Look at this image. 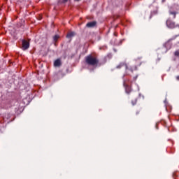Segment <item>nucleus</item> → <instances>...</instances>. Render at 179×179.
<instances>
[{
    "label": "nucleus",
    "mask_w": 179,
    "mask_h": 179,
    "mask_svg": "<svg viewBox=\"0 0 179 179\" xmlns=\"http://www.w3.org/2000/svg\"><path fill=\"white\" fill-rule=\"evenodd\" d=\"M85 62L87 65H90L91 66H94V65H97V64H99V59H97V58L90 55L85 57Z\"/></svg>",
    "instance_id": "nucleus-1"
},
{
    "label": "nucleus",
    "mask_w": 179,
    "mask_h": 179,
    "mask_svg": "<svg viewBox=\"0 0 179 179\" xmlns=\"http://www.w3.org/2000/svg\"><path fill=\"white\" fill-rule=\"evenodd\" d=\"M121 66H124L125 69H129V71H131V72H134V70H136V66H135L134 68L130 67L129 69L128 68V66L127 64H125L124 63H120L117 66V69H120V68H121Z\"/></svg>",
    "instance_id": "nucleus-2"
},
{
    "label": "nucleus",
    "mask_w": 179,
    "mask_h": 179,
    "mask_svg": "<svg viewBox=\"0 0 179 179\" xmlns=\"http://www.w3.org/2000/svg\"><path fill=\"white\" fill-rule=\"evenodd\" d=\"M29 47H30V43L26 40L22 41V50L25 51V50H28Z\"/></svg>",
    "instance_id": "nucleus-3"
},
{
    "label": "nucleus",
    "mask_w": 179,
    "mask_h": 179,
    "mask_svg": "<svg viewBox=\"0 0 179 179\" xmlns=\"http://www.w3.org/2000/svg\"><path fill=\"white\" fill-rule=\"evenodd\" d=\"M166 26L167 27H169V29H174V27H176V24L173 22L171 20H167Z\"/></svg>",
    "instance_id": "nucleus-4"
},
{
    "label": "nucleus",
    "mask_w": 179,
    "mask_h": 179,
    "mask_svg": "<svg viewBox=\"0 0 179 179\" xmlns=\"http://www.w3.org/2000/svg\"><path fill=\"white\" fill-rule=\"evenodd\" d=\"M61 65H62L61 59H57L54 62V66H55V68H59Z\"/></svg>",
    "instance_id": "nucleus-5"
},
{
    "label": "nucleus",
    "mask_w": 179,
    "mask_h": 179,
    "mask_svg": "<svg viewBox=\"0 0 179 179\" xmlns=\"http://www.w3.org/2000/svg\"><path fill=\"white\" fill-rule=\"evenodd\" d=\"M124 87H125V92L127 94H129L131 93V87L127 85L125 81H124Z\"/></svg>",
    "instance_id": "nucleus-6"
},
{
    "label": "nucleus",
    "mask_w": 179,
    "mask_h": 179,
    "mask_svg": "<svg viewBox=\"0 0 179 179\" xmlns=\"http://www.w3.org/2000/svg\"><path fill=\"white\" fill-rule=\"evenodd\" d=\"M96 24H97V22H96V21H93V22H88L86 26L87 27H94L96 26Z\"/></svg>",
    "instance_id": "nucleus-7"
},
{
    "label": "nucleus",
    "mask_w": 179,
    "mask_h": 179,
    "mask_svg": "<svg viewBox=\"0 0 179 179\" xmlns=\"http://www.w3.org/2000/svg\"><path fill=\"white\" fill-rule=\"evenodd\" d=\"M75 36V32H70L66 35L67 38H72Z\"/></svg>",
    "instance_id": "nucleus-8"
},
{
    "label": "nucleus",
    "mask_w": 179,
    "mask_h": 179,
    "mask_svg": "<svg viewBox=\"0 0 179 179\" xmlns=\"http://www.w3.org/2000/svg\"><path fill=\"white\" fill-rule=\"evenodd\" d=\"M178 13L176 11H171V10H169V15H172L173 19H176V14Z\"/></svg>",
    "instance_id": "nucleus-9"
},
{
    "label": "nucleus",
    "mask_w": 179,
    "mask_h": 179,
    "mask_svg": "<svg viewBox=\"0 0 179 179\" xmlns=\"http://www.w3.org/2000/svg\"><path fill=\"white\" fill-rule=\"evenodd\" d=\"M116 39L113 38L110 41V44H112V45H118V44L117 43H115Z\"/></svg>",
    "instance_id": "nucleus-10"
},
{
    "label": "nucleus",
    "mask_w": 179,
    "mask_h": 179,
    "mask_svg": "<svg viewBox=\"0 0 179 179\" xmlns=\"http://www.w3.org/2000/svg\"><path fill=\"white\" fill-rule=\"evenodd\" d=\"M169 44V43H166L164 45V47L162 48V50L164 51H165V52H167V45Z\"/></svg>",
    "instance_id": "nucleus-11"
},
{
    "label": "nucleus",
    "mask_w": 179,
    "mask_h": 179,
    "mask_svg": "<svg viewBox=\"0 0 179 179\" xmlns=\"http://www.w3.org/2000/svg\"><path fill=\"white\" fill-rule=\"evenodd\" d=\"M58 38H59V36H58V35H55V36L53 37L54 41H57V40H58Z\"/></svg>",
    "instance_id": "nucleus-12"
},
{
    "label": "nucleus",
    "mask_w": 179,
    "mask_h": 179,
    "mask_svg": "<svg viewBox=\"0 0 179 179\" xmlns=\"http://www.w3.org/2000/svg\"><path fill=\"white\" fill-rule=\"evenodd\" d=\"M59 3H66V2H68V0H59Z\"/></svg>",
    "instance_id": "nucleus-13"
},
{
    "label": "nucleus",
    "mask_w": 179,
    "mask_h": 179,
    "mask_svg": "<svg viewBox=\"0 0 179 179\" xmlns=\"http://www.w3.org/2000/svg\"><path fill=\"white\" fill-rule=\"evenodd\" d=\"M174 56H175V57H179V50H176V51L174 52Z\"/></svg>",
    "instance_id": "nucleus-14"
},
{
    "label": "nucleus",
    "mask_w": 179,
    "mask_h": 179,
    "mask_svg": "<svg viewBox=\"0 0 179 179\" xmlns=\"http://www.w3.org/2000/svg\"><path fill=\"white\" fill-rule=\"evenodd\" d=\"M131 104L133 106H135L136 104V99L134 101H131Z\"/></svg>",
    "instance_id": "nucleus-15"
},
{
    "label": "nucleus",
    "mask_w": 179,
    "mask_h": 179,
    "mask_svg": "<svg viewBox=\"0 0 179 179\" xmlns=\"http://www.w3.org/2000/svg\"><path fill=\"white\" fill-rule=\"evenodd\" d=\"M176 79L179 80V76L176 77Z\"/></svg>",
    "instance_id": "nucleus-16"
},
{
    "label": "nucleus",
    "mask_w": 179,
    "mask_h": 179,
    "mask_svg": "<svg viewBox=\"0 0 179 179\" xmlns=\"http://www.w3.org/2000/svg\"><path fill=\"white\" fill-rule=\"evenodd\" d=\"M42 71H43V68H41L40 72H42Z\"/></svg>",
    "instance_id": "nucleus-17"
},
{
    "label": "nucleus",
    "mask_w": 179,
    "mask_h": 179,
    "mask_svg": "<svg viewBox=\"0 0 179 179\" xmlns=\"http://www.w3.org/2000/svg\"><path fill=\"white\" fill-rule=\"evenodd\" d=\"M76 2H79L80 0H74Z\"/></svg>",
    "instance_id": "nucleus-18"
},
{
    "label": "nucleus",
    "mask_w": 179,
    "mask_h": 179,
    "mask_svg": "<svg viewBox=\"0 0 179 179\" xmlns=\"http://www.w3.org/2000/svg\"><path fill=\"white\" fill-rule=\"evenodd\" d=\"M114 51H115V52H117V50L115 49H114Z\"/></svg>",
    "instance_id": "nucleus-19"
},
{
    "label": "nucleus",
    "mask_w": 179,
    "mask_h": 179,
    "mask_svg": "<svg viewBox=\"0 0 179 179\" xmlns=\"http://www.w3.org/2000/svg\"><path fill=\"white\" fill-rule=\"evenodd\" d=\"M41 68H43V64H41Z\"/></svg>",
    "instance_id": "nucleus-20"
},
{
    "label": "nucleus",
    "mask_w": 179,
    "mask_h": 179,
    "mask_svg": "<svg viewBox=\"0 0 179 179\" xmlns=\"http://www.w3.org/2000/svg\"><path fill=\"white\" fill-rule=\"evenodd\" d=\"M100 50H103V48H100Z\"/></svg>",
    "instance_id": "nucleus-21"
},
{
    "label": "nucleus",
    "mask_w": 179,
    "mask_h": 179,
    "mask_svg": "<svg viewBox=\"0 0 179 179\" xmlns=\"http://www.w3.org/2000/svg\"><path fill=\"white\" fill-rule=\"evenodd\" d=\"M139 96H141V94H139Z\"/></svg>",
    "instance_id": "nucleus-22"
},
{
    "label": "nucleus",
    "mask_w": 179,
    "mask_h": 179,
    "mask_svg": "<svg viewBox=\"0 0 179 179\" xmlns=\"http://www.w3.org/2000/svg\"><path fill=\"white\" fill-rule=\"evenodd\" d=\"M164 103H166V101H164Z\"/></svg>",
    "instance_id": "nucleus-23"
}]
</instances>
